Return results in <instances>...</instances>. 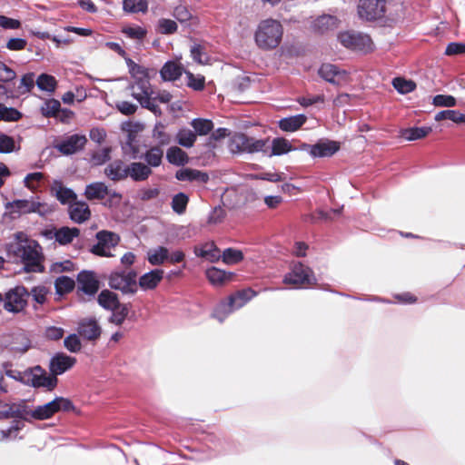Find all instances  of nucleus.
I'll list each match as a JSON object with an SVG mask.
<instances>
[{"mask_svg":"<svg viewBox=\"0 0 465 465\" xmlns=\"http://www.w3.org/2000/svg\"><path fill=\"white\" fill-rule=\"evenodd\" d=\"M28 381L35 388L44 387L47 391H53L57 386V377L53 373L47 375L45 369L41 366H35L30 370Z\"/></svg>","mask_w":465,"mask_h":465,"instance_id":"obj_11","label":"nucleus"},{"mask_svg":"<svg viewBox=\"0 0 465 465\" xmlns=\"http://www.w3.org/2000/svg\"><path fill=\"white\" fill-rule=\"evenodd\" d=\"M129 72L132 76L139 79L147 77V71L143 66L139 65L131 58H125Z\"/></svg>","mask_w":465,"mask_h":465,"instance_id":"obj_60","label":"nucleus"},{"mask_svg":"<svg viewBox=\"0 0 465 465\" xmlns=\"http://www.w3.org/2000/svg\"><path fill=\"white\" fill-rule=\"evenodd\" d=\"M75 407L73 401L67 398L56 397L52 401L37 406L32 411L31 418L37 420H44L52 418L59 411H74Z\"/></svg>","mask_w":465,"mask_h":465,"instance_id":"obj_7","label":"nucleus"},{"mask_svg":"<svg viewBox=\"0 0 465 465\" xmlns=\"http://www.w3.org/2000/svg\"><path fill=\"white\" fill-rule=\"evenodd\" d=\"M143 160L145 161V164L149 166V168L159 167L163 163V149L160 148L159 145L151 146L143 154Z\"/></svg>","mask_w":465,"mask_h":465,"instance_id":"obj_31","label":"nucleus"},{"mask_svg":"<svg viewBox=\"0 0 465 465\" xmlns=\"http://www.w3.org/2000/svg\"><path fill=\"white\" fill-rule=\"evenodd\" d=\"M153 138L157 143L155 145H159L160 148L170 144L172 142L171 134L165 131L164 126L162 124H157L154 126L153 130Z\"/></svg>","mask_w":465,"mask_h":465,"instance_id":"obj_40","label":"nucleus"},{"mask_svg":"<svg viewBox=\"0 0 465 465\" xmlns=\"http://www.w3.org/2000/svg\"><path fill=\"white\" fill-rule=\"evenodd\" d=\"M163 273L164 272L162 269L152 270L139 278L138 284L144 291L153 290L163 280Z\"/></svg>","mask_w":465,"mask_h":465,"instance_id":"obj_20","label":"nucleus"},{"mask_svg":"<svg viewBox=\"0 0 465 465\" xmlns=\"http://www.w3.org/2000/svg\"><path fill=\"white\" fill-rule=\"evenodd\" d=\"M435 120L440 122L442 120H450L456 124H465V114H461L457 110H444L439 112L435 115Z\"/></svg>","mask_w":465,"mask_h":465,"instance_id":"obj_43","label":"nucleus"},{"mask_svg":"<svg viewBox=\"0 0 465 465\" xmlns=\"http://www.w3.org/2000/svg\"><path fill=\"white\" fill-rule=\"evenodd\" d=\"M302 150L308 151L312 157H330L340 149V143L335 141L320 142L313 145L302 143Z\"/></svg>","mask_w":465,"mask_h":465,"instance_id":"obj_14","label":"nucleus"},{"mask_svg":"<svg viewBox=\"0 0 465 465\" xmlns=\"http://www.w3.org/2000/svg\"><path fill=\"white\" fill-rule=\"evenodd\" d=\"M318 73L322 79L335 85H344L350 82L348 72L332 64H322Z\"/></svg>","mask_w":465,"mask_h":465,"instance_id":"obj_12","label":"nucleus"},{"mask_svg":"<svg viewBox=\"0 0 465 465\" xmlns=\"http://www.w3.org/2000/svg\"><path fill=\"white\" fill-rule=\"evenodd\" d=\"M194 133L199 135H206L213 129V123L208 119L196 118L191 123Z\"/></svg>","mask_w":465,"mask_h":465,"instance_id":"obj_49","label":"nucleus"},{"mask_svg":"<svg viewBox=\"0 0 465 465\" xmlns=\"http://www.w3.org/2000/svg\"><path fill=\"white\" fill-rule=\"evenodd\" d=\"M76 359L64 353H56L50 361L49 370L55 377L71 369Z\"/></svg>","mask_w":465,"mask_h":465,"instance_id":"obj_16","label":"nucleus"},{"mask_svg":"<svg viewBox=\"0 0 465 465\" xmlns=\"http://www.w3.org/2000/svg\"><path fill=\"white\" fill-rule=\"evenodd\" d=\"M385 12V0H360L358 5L359 15L368 21L383 17Z\"/></svg>","mask_w":465,"mask_h":465,"instance_id":"obj_10","label":"nucleus"},{"mask_svg":"<svg viewBox=\"0 0 465 465\" xmlns=\"http://www.w3.org/2000/svg\"><path fill=\"white\" fill-rule=\"evenodd\" d=\"M175 178L183 182H196L199 183H207L210 179L207 173L192 168H183L178 170L175 173Z\"/></svg>","mask_w":465,"mask_h":465,"instance_id":"obj_19","label":"nucleus"},{"mask_svg":"<svg viewBox=\"0 0 465 465\" xmlns=\"http://www.w3.org/2000/svg\"><path fill=\"white\" fill-rule=\"evenodd\" d=\"M86 143L85 135L75 134L61 141L56 148L63 154L70 155L83 150Z\"/></svg>","mask_w":465,"mask_h":465,"instance_id":"obj_15","label":"nucleus"},{"mask_svg":"<svg viewBox=\"0 0 465 465\" xmlns=\"http://www.w3.org/2000/svg\"><path fill=\"white\" fill-rule=\"evenodd\" d=\"M337 37L341 45L351 51L369 54L374 50V44L367 34L347 30L339 33Z\"/></svg>","mask_w":465,"mask_h":465,"instance_id":"obj_4","label":"nucleus"},{"mask_svg":"<svg viewBox=\"0 0 465 465\" xmlns=\"http://www.w3.org/2000/svg\"><path fill=\"white\" fill-rule=\"evenodd\" d=\"M56 84L55 78L53 75L46 74H40L36 80L38 88L47 92H54L56 87Z\"/></svg>","mask_w":465,"mask_h":465,"instance_id":"obj_52","label":"nucleus"},{"mask_svg":"<svg viewBox=\"0 0 465 465\" xmlns=\"http://www.w3.org/2000/svg\"><path fill=\"white\" fill-rule=\"evenodd\" d=\"M306 121L307 116L305 114H296L282 118L278 122V126L283 132L292 133L299 130Z\"/></svg>","mask_w":465,"mask_h":465,"instance_id":"obj_24","label":"nucleus"},{"mask_svg":"<svg viewBox=\"0 0 465 465\" xmlns=\"http://www.w3.org/2000/svg\"><path fill=\"white\" fill-rule=\"evenodd\" d=\"M113 311V315L110 319L111 322L116 324V325H122L124 322L125 318L128 316L129 313V305L128 304H122L120 303L115 310Z\"/></svg>","mask_w":465,"mask_h":465,"instance_id":"obj_57","label":"nucleus"},{"mask_svg":"<svg viewBox=\"0 0 465 465\" xmlns=\"http://www.w3.org/2000/svg\"><path fill=\"white\" fill-rule=\"evenodd\" d=\"M207 279L213 285H222L225 282L230 281L232 277V272H226L225 271L220 270L216 267H212L205 272Z\"/></svg>","mask_w":465,"mask_h":465,"instance_id":"obj_32","label":"nucleus"},{"mask_svg":"<svg viewBox=\"0 0 465 465\" xmlns=\"http://www.w3.org/2000/svg\"><path fill=\"white\" fill-rule=\"evenodd\" d=\"M432 131L430 126L411 127L401 132V135L408 141H415L426 137Z\"/></svg>","mask_w":465,"mask_h":465,"instance_id":"obj_39","label":"nucleus"},{"mask_svg":"<svg viewBox=\"0 0 465 465\" xmlns=\"http://www.w3.org/2000/svg\"><path fill=\"white\" fill-rule=\"evenodd\" d=\"M293 150L294 148L287 139L283 137H277L272 141V150L268 155H282Z\"/></svg>","mask_w":465,"mask_h":465,"instance_id":"obj_36","label":"nucleus"},{"mask_svg":"<svg viewBox=\"0 0 465 465\" xmlns=\"http://www.w3.org/2000/svg\"><path fill=\"white\" fill-rule=\"evenodd\" d=\"M76 281L78 292H82L86 295L94 296L99 290V281L94 272H80L77 275Z\"/></svg>","mask_w":465,"mask_h":465,"instance_id":"obj_13","label":"nucleus"},{"mask_svg":"<svg viewBox=\"0 0 465 465\" xmlns=\"http://www.w3.org/2000/svg\"><path fill=\"white\" fill-rule=\"evenodd\" d=\"M11 205L15 211L22 213H37L43 214L45 208L44 203L29 200H15Z\"/></svg>","mask_w":465,"mask_h":465,"instance_id":"obj_27","label":"nucleus"},{"mask_svg":"<svg viewBox=\"0 0 465 465\" xmlns=\"http://www.w3.org/2000/svg\"><path fill=\"white\" fill-rule=\"evenodd\" d=\"M176 140L180 145L191 148L196 141V134L190 129L183 128L178 131Z\"/></svg>","mask_w":465,"mask_h":465,"instance_id":"obj_41","label":"nucleus"},{"mask_svg":"<svg viewBox=\"0 0 465 465\" xmlns=\"http://www.w3.org/2000/svg\"><path fill=\"white\" fill-rule=\"evenodd\" d=\"M122 33L128 38L134 40H143L146 35V29L141 26H126L122 29Z\"/></svg>","mask_w":465,"mask_h":465,"instance_id":"obj_58","label":"nucleus"},{"mask_svg":"<svg viewBox=\"0 0 465 465\" xmlns=\"http://www.w3.org/2000/svg\"><path fill=\"white\" fill-rule=\"evenodd\" d=\"M15 150V139L7 134H0V153H10Z\"/></svg>","mask_w":465,"mask_h":465,"instance_id":"obj_61","label":"nucleus"},{"mask_svg":"<svg viewBox=\"0 0 465 465\" xmlns=\"http://www.w3.org/2000/svg\"><path fill=\"white\" fill-rule=\"evenodd\" d=\"M59 112H61V104L56 99L46 100L41 107V113L46 118H55L59 114Z\"/></svg>","mask_w":465,"mask_h":465,"instance_id":"obj_46","label":"nucleus"},{"mask_svg":"<svg viewBox=\"0 0 465 465\" xmlns=\"http://www.w3.org/2000/svg\"><path fill=\"white\" fill-rule=\"evenodd\" d=\"M283 283L295 288H308L316 285L317 279L310 267L299 262L293 263L291 271L285 274Z\"/></svg>","mask_w":465,"mask_h":465,"instance_id":"obj_6","label":"nucleus"},{"mask_svg":"<svg viewBox=\"0 0 465 465\" xmlns=\"http://www.w3.org/2000/svg\"><path fill=\"white\" fill-rule=\"evenodd\" d=\"M55 290L59 294L69 293L74 289V281L68 276H60L55 280Z\"/></svg>","mask_w":465,"mask_h":465,"instance_id":"obj_50","label":"nucleus"},{"mask_svg":"<svg viewBox=\"0 0 465 465\" xmlns=\"http://www.w3.org/2000/svg\"><path fill=\"white\" fill-rule=\"evenodd\" d=\"M64 347L71 352H78L82 349L79 337L76 334H70L64 340Z\"/></svg>","mask_w":465,"mask_h":465,"instance_id":"obj_62","label":"nucleus"},{"mask_svg":"<svg viewBox=\"0 0 465 465\" xmlns=\"http://www.w3.org/2000/svg\"><path fill=\"white\" fill-rule=\"evenodd\" d=\"M152 173V169L143 163L134 162L128 165V176L135 182L145 181Z\"/></svg>","mask_w":465,"mask_h":465,"instance_id":"obj_26","label":"nucleus"},{"mask_svg":"<svg viewBox=\"0 0 465 465\" xmlns=\"http://www.w3.org/2000/svg\"><path fill=\"white\" fill-rule=\"evenodd\" d=\"M433 104L436 106L453 107L456 105V99L452 95L437 94L433 97Z\"/></svg>","mask_w":465,"mask_h":465,"instance_id":"obj_64","label":"nucleus"},{"mask_svg":"<svg viewBox=\"0 0 465 465\" xmlns=\"http://www.w3.org/2000/svg\"><path fill=\"white\" fill-rule=\"evenodd\" d=\"M109 194L107 185L103 182H94L85 186L84 195L88 201L104 200Z\"/></svg>","mask_w":465,"mask_h":465,"instance_id":"obj_22","label":"nucleus"},{"mask_svg":"<svg viewBox=\"0 0 465 465\" xmlns=\"http://www.w3.org/2000/svg\"><path fill=\"white\" fill-rule=\"evenodd\" d=\"M153 94H133V96L140 103L141 106L148 109L153 114L161 113L158 104L155 103L156 98H152Z\"/></svg>","mask_w":465,"mask_h":465,"instance_id":"obj_42","label":"nucleus"},{"mask_svg":"<svg viewBox=\"0 0 465 465\" xmlns=\"http://www.w3.org/2000/svg\"><path fill=\"white\" fill-rule=\"evenodd\" d=\"M339 20L335 16L323 15L314 20L312 28L316 33L324 34L337 28Z\"/></svg>","mask_w":465,"mask_h":465,"instance_id":"obj_30","label":"nucleus"},{"mask_svg":"<svg viewBox=\"0 0 465 465\" xmlns=\"http://www.w3.org/2000/svg\"><path fill=\"white\" fill-rule=\"evenodd\" d=\"M95 238L97 243L91 247L90 252L100 257L113 256L110 252V249L119 243V235L110 231L102 230L96 233Z\"/></svg>","mask_w":465,"mask_h":465,"instance_id":"obj_9","label":"nucleus"},{"mask_svg":"<svg viewBox=\"0 0 465 465\" xmlns=\"http://www.w3.org/2000/svg\"><path fill=\"white\" fill-rule=\"evenodd\" d=\"M70 219L75 223H83L91 218V210L84 201L76 200L68 206Z\"/></svg>","mask_w":465,"mask_h":465,"instance_id":"obj_17","label":"nucleus"},{"mask_svg":"<svg viewBox=\"0 0 465 465\" xmlns=\"http://www.w3.org/2000/svg\"><path fill=\"white\" fill-rule=\"evenodd\" d=\"M221 257L224 263L232 265L241 262L243 260L244 255L240 250L227 248L223 252Z\"/></svg>","mask_w":465,"mask_h":465,"instance_id":"obj_48","label":"nucleus"},{"mask_svg":"<svg viewBox=\"0 0 465 465\" xmlns=\"http://www.w3.org/2000/svg\"><path fill=\"white\" fill-rule=\"evenodd\" d=\"M166 158L170 163L177 166L184 165L189 161L187 153L177 146L170 147L167 150Z\"/></svg>","mask_w":465,"mask_h":465,"instance_id":"obj_35","label":"nucleus"},{"mask_svg":"<svg viewBox=\"0 0 465 465\" xmlns=\"http://www.w3.org/2000/svg\"><path fill=\"white\" fill-rule=\"evenodd\" d=\"M16 78L15 72L0 61V82L11 83Z\"/></svg>","mask_w":465,"mask_h":465,"instance_id":"obj_63","label":"nucleus"},{"mask_svg":"<svg viewBox=\"0 0 465 465\" xmlns=\"http://www.w3.org/2000/svg\"><path fill=\"white\" fill-rule=\"evenodd\" d=\"M168 259V249L163 246L150 251L148 252V262L152 265H161Z\"/></svg>","mask_w":465,"mask_h":465,"instance_id":"obj_45","label":"nucleus"},{"mask_svg":"<svg viewBox=\"0 0 465 465\" xmlns=\"http://www.w3.org/2000/svg\"><path fill=\"white\" fill-rule=\"evenodd\" d=\"M256 292L252 288H246L231 294L226 300L222 301L213 312V316L220 322L232 312L235 309H240L251 301Z\"/></svg>","mask_w":465,"mask_h":465,"instance_id":"obj_3","label":"nucleus"},{"mask_svg":"<svg viewBox=\"0 0 465 465\" xmlns=\"http://www.w3.org/2000/svg\"><path fill=\"white\" fill-rule=\"evenodd\" d=\"M282 35V24L275 19L269 18L260 22L254 34V40L260 49L272 50L281 44Z\"/></svg>","mask_w":465,"mask_h":465,"instance_id":"obj_2","label":"nucleus"},{"mask_svg":"<svg viewBox=\"0 0 465 465\" xmlns=\"http://www.w3.org/2000/svg\"><path fill=\"white\" fill-rule=\"evenodd\" d=\"M268 143H269V139H255V138L252 137L249 153L262 152L265 154H268L269 153Z\"/></svg>","mask_w":465,"mask_h":465,"instance_id":"obj_59","label":"nucleus"},{"mask_svg":"<svg viewBox=\"0 0 465 465\" xmlns=\"http://www.w3.org/2000/svg\"><path fill=\"white\" fill-rule=\"evenodd\" d=\"M183 71V66L181 64L168 61L162 67L160 74L164 81H175L181 77Z\"/></svg>","mask_w":465,"mask_h":465,"instance_id":"obj_28","label":"nucleus"},{"mask_svg":"<svg viewBox=\"0 0 465 465\" xmlns=\"http://www.w3.org/2000/svg\"><path fill=\"white\" fill-rule=\"evenodd\" d=\"M123 9L128 14H145L148 10L147 0H123Z\"/></svg>","mask_w":465,"mask_h":465,"instance_id":"obj_37","label":"nucleus"},{"mask_svg":"<svg viewBox=\"0 0 465 465\" xmlns=\"http://www.w3.org/2000/svg\"><path fill=\"white\" fill-rule=\"evenodd\" d=\"M22 118V114L15 108L0 104V121L15 122Z\"/></svg>","mask_w":465,"mask_h":465,"instance_id":"obj_51","label":"nucleus"},{"mask_svg":"<svg viewBox=\"0 0 465 465\" xmlns=\"http://www.w3.org/2000/svg\"><path fill=\"white\" fill-rule=\"evenodd\" d=\"M251 142L252 137L243 133H236L230 140L229 147L232 153H249Z\"/></svg>","mask_w":465,"mask_h":465,"instance_id":"obj_29","label":"nucleus"},{"mask_svg":"<svg viewBox=\"0 0 465 465\" xmlns=\"http://www.w3.org/2000/svg\"><path fill=\"white\" fill-rule=\"evenodd\" d=\"M189 203V197L184 193H178L173 195L171 203L173 211L177 214H183L185 213Z\"/></svg>","mask_w":465,"mask_h":465,"instance_id":"obj_47","label":"nucleus"},{"mask_svg":"<svg viewBox=\"0 0 465 465\" xmlns=\"http://www.w3.org/2000/svg\"><path fill=\"white\" fill-rule=\"evenodd\" d=\"M156 30L162 35H173L177 32L178 25L172 19L161 18L158 20Z\"/></svg>","mask_w":465,"mask_h":465,"instance_id":"obj_53","label":"nucleus"},{"mask_svg":"<svg viewBox=\"0 0 465 465\" xmlns=\"http://www.w3.org/2000/svg\"><path fill=\"white\" fill-rule=\"evenodd\" d=\"M52 192H54V196L61 204L70 205L77 200V194L72 189L64 186L61 182H54Z\"/></svg>","mask_w":465,"mask_h":465,"instance_id":"obj_23","label":"nucleus"},{"mask_svg":"<svg viewBox=\"0 0 465 465\" xmlns=\"http://www.w3.org/2000/svg\"><path fill=\"white\" fill-rule=\"evenodd\" d=\"M23 426L22 421L14 420L10 426L0 429V441L15 439Z\"/></svg>","mask_w":465,"mask_h":465,"instance_id":"obj_44","label":"nucleus"},{"mask_svg":"<svg viewBox=\"0 0 465 465\" xmlns=\"http://www.w3.org/2000/svg\"><path fill=\"white\" fill-rule=\"evenodd\" d=\"M187 85L194 91H203L205 87V77L201 74H193L191 72H185Z\"/></svg>","mask_w":465,"mask_h":465,"instance_id":"obj_55","label":"nucleus"},{"mask_svg":"<svg viewBox=\"0 0 465 465\" xmlns=\"http://www.w3.org/2000/svg\"><path fill=\"white\" fill-rule=\"evenodd\" d=\"M111 147H104L94 151L91 154V162L94 165H102L111 158Z\"/></svg>","mask_w":465,"mask_h":465,"instance_id":"obj_56","label":"nucleus"},{"mask_svg":"<svg viewBox=\"0 0 465 465\" xmlns=\"http://www.w3.org/2000/svg\"><path fill=\"white\" fill-rule=\"evenodd\" d=\"M137 272L134 270L115 271L111 272L108 278L109 286L122 292L124 294H135L138 291Z\"/></svg>","mask_w":465,"mask_h":465,"instance_id":"obj_8","label":"nucleus"},{"mask_svg":"<svg viewBox=\"0 0 465 465\" xmlns=\"http://www.w3.org/2000/svg\"><path fill=\"white\" fill-rule=\"evenodd\" d=\"M393 87L401 94H408L415 90L416 84L411 80L396 77L392 81Z\"/></svg>","mask_w":465,"mask_h":465,"instance_id":"obj_54","label":"nucleus"},{"mask_svg":"<svg viewBox=\"0 0 465 465\" xmlns=\"http://www.w3.org/2000/svg\"><path fill=\"white\" fill-rule=\"evenodd\" d=\"M30 292L24 285H17L5 294L0 292V302L5 311L19 313L26 308Z\"/></svg>","mask_w":465,"mask_h":465,"instance_id":"obj_5","label":"nucleus"},{"mask_svg":"<svg viewBox=\"0 0 465 465\" xmlns=\"http://www.w3.org/2000/svg\"><path fill=\"white\" fill-rule=\"evenodd\" d=\"M32 410H29L25 404H13L9 406L8 410L5 412L7 418H18L27 420L31 418Z\"/></svg>","mask_w":465,"mask_h":465,"instance_id":"obj_38","label":"nucleus"},{"mask_svg":"<svg viewBox=\"0 0 465 465\" xmlns=\"http://www.w3.org/2000/svg\"><path fill=\"white\" fill-rule=\"evenodd\" d=\"M15 255L20 259L26 272H44L45 256L41 245L35 240H26L19 243L14 250Z\"/></svg>","mask_w":465,"mask_h":465,"instance_id":"obj_1","label":"nucleus"},{"mask_svg":"<svg viewBox=\"0 0 465 465\" xmlns=\"http://www.w3.org/2000/svg\"><path fill=\"white\" fill-rule=\"evenodd\" d=\"M194 253L196 256L204 258L210 262H216L221 259L220 250L213 242H206L200 247L196 246Z\"/></svg>","mask_w":465,"mask_h":465,"instance_id":"obj_25","label":"nucleus"},{"mask_svg":"<svg viewBox=\"0 0 465 465\" xmlns=\"http://www.w3.org/2000/svg\"><path fill=\"white\" fill-rule=\"evenodd\" d=\"M80 336L87 341H95L101 335V327L95 319L82 320L77 328Z\"/></svg>","mask_w":465,"mask_h":465,"instance_id":"obj_18","label":"nucleus"},{"mask_svg":"<svg viewBox=\"0 0 465 465\" xmlns=\"http://www.w3.org/2000/svg\"><path fill=\"white\" fill-rule=\"evenodd\" d=\"M104 174L112 181L118 182L128 177V166L121 160H115L104 169Z\"/></svg>","mask_w":465,"mask_h":465,"instance_id":"obj_21","label":"nucleus"},{"mask_svg":"<svg viewBox=\"0 0 465 465\" xmlns=\"http://www.w3.org/2000/svg\"><path fill=\"white\" fill-rule=\"evenodd\" d=\"M80 234V230L76 227H62L56 230L54 237L56 242L62 245L71 243L73 240Z\"/></svg>","mask_w":465,"mask_h":465,"instance_id":"obj_34","label":"nucleus"},{"mask_svg":"<svg viewBox=\"0 0 465 465\" xmlns=\"http://www.w3.org/2000/svg\"><path fill=\"white\" fill-rule=\"evenodd\" d=\"M97 301L103 308L110 311L115 310L120 304L117 294L109 290H103L99 293Z\"/></svg>","mask_w":465,"mask_h":465,"instance_id":"obj_33","label":"nucleus"}]
</instances>
